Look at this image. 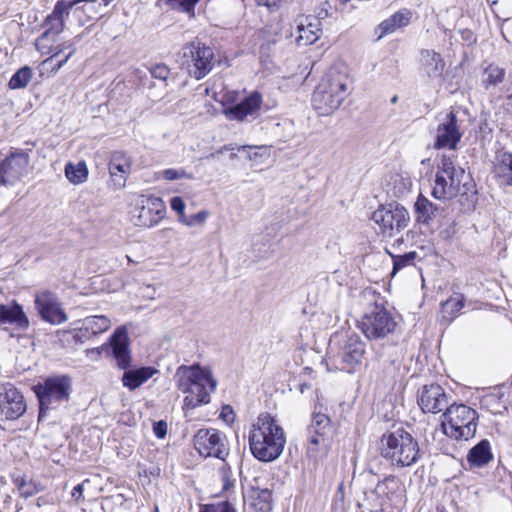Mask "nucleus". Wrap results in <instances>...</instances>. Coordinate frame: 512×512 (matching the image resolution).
Wrapping results in <instances>:
<instances>
[{
    "instance_id": "f257e3e1",
    "label": "nucleus",
    "mask_w": 512,
    "mask_h": 512,
    "mask_svg": "<svg viewBox=\"0 0 512 512\" xmlns=\"http://www.w3.org/2000/svg\"><path fill=\"white\" fill-rule=\"evenodd\" d=\"M285 443L283 428L269 413H261L249 433L252 455L262 462L275 461L282 454Z\"/></svg>"
},
{
    "instance_id": "f03ea898",
    "label": "nucleus",
    "mask_w": 512,
    "mask_h": 512,
    "mask_svg": "<svg viewBox=\"0 0 512 512\" xmlns=\"http://www.w3.org/2000/svg\"><path fill=\"white\" fill-rule=\"evenodd\" d=\"M176 386L185 394L184 409H194L210 402V392L216 388V381L209 371L198 364L181 365L175 373Z\"/></svg>"
},
{
    "instance_id": "7ed1b4c3",
    "label": "nucleus",
    "mask_w": 512,
    "mask_h": 512,
    "mask_svg": "<svg viewBox=\"0 0 512 512\" xmlns=\"http://www.w3.org/2000/svg\"><path fill=\"white\" fill-rule=\"evenodd\" d=\"M432 195L440 200L452 199L458 195L469 200V197L475 199L476 191L465 170L455 166L450 157L443 156L436 173Z\"/></svg>"
},
{
    "instance_id": "20e7f679",
    "label": "nucleus",
    "mask_w": 512,
    "mask_h": 512,
    "mask_svg": "<svg viewBox=\"0 0 512 512\" xmlns=\"http://www.w3.org/2000/svg\"><path fill=\"white\" fill-rule=\"evenodd\" d=\"M380 443L381 455L398 468L411 467L422 457L418 441L404 428L384 433Z\"/></svg>"
},
{
    "instance_id": "39448f33",
    "label": "nucleus",
    "mask_w": 512,
    "mask_h": 512,
    "mask_svg": "<svg viewBox=\"0 0 512 512\" xmlns=\"http://www.w3.org/2000/svg\"><path fill=\"white\" fill-rule=\"evenodd\" d=\"M348 77L337 70H330L321 79L312 95V105L320 115L337 110L348 95Z\"/></svg>"
},
{
    "instance_id": "423d86ee",
    "label": "nucleus",
    "mask_w": 512,
    "mask_h": 512,
    "mask_svg": "<svg viewBox=\"0 0 512 512\" xmlns=\"http://www.w3.org/2000/svg\"><path fill=\"white\" fill-rule=\"evenodd\" d=\"M112 354L120 369L126 370L122 376L123 386L135 390L158 372L153 367L127 368L130 365L129 339L124 327L117 328L110 339Z\"/></svg>"
},
{
    "instance_id": "0eeeda50",
    "label": "nucleus",
    "mask_w": 512,
    "mask_h": 512,
    "mask_svg": "<svg viewBox=\"0 0 512 512\" xmlns=\"http://www.w3.org/2000/svg\"><path fill=\"white\" fill-rule=\"evenodd\" d=\"M39 402L38 419L41 421L50 410L67 404L72 393V378L68 375H53L33 386Z\"/></svg>"
},
{
    "instance_id": "6e6552de",
    "label": "nucleus",
    "mask_w": 512,
    "mask_h": 512,
    "mask_svg": "<svg viewBox=\"0 0 512 512\" xmlns=\"http://www.w3.org/2000/svg\"><path fill=\"white\" fill-rule=\"evenodd\" d=\"M441 423L445 435L454 440H469L476 434L477 412L464 404H451Z\"/></svg>"
},
{
    "instance_id": "1a4fd4ad",
    "label": "nucleus",
    "mask_w": 512,
    "mask_h": 512,
    "mask_svg": "<svg viewBox=\"0 0 512 512\" xmlns=\"http://www.w3.org/2000/svg\"><path fill=\"white\" fill-rule=\"evenodd\" d=\"M182 69L196 80L203 79L214 67V51L199 40L185 44L178 55Z\"/></svg>"
},
{
    "instance_id": "9d476101",
    "label": "nucleus",
    "mask_w": 512,
    "mask_h": 512,
    "mask_svg": "<svg viewBox=\"0 0 512 512\" xmlns=\"http://www.w3.org/2000/svg\"><path fill=\"white\" fill-rule=\"evenodd\" d=\"M358 327L369 340H379L393 334L397 322L382 304L374 303L367 307Z\"/></svg>"
},
{
    "instance_id": "9b49d317",
    "label": "nucleus",
    "mask_w": 512,
    "mask_h": 512,
    "mask_svg": "<svg viewBox=\"0 0 512 512\" xmlns=\"http://www.w3.org/2000/svg\"><path fill=\"white\" fill-rule=\"evenodd\" d=\"M371 219L380 227L381 232L393 236L408 226L410 216L406 208L398 203L380 206L373 212Z\"/></svg>"
},
{
    "instance_id": "f8f14e48",
    "label": "nucleus",
    "mask_w": 512,
    "mask_h": 512,
    "mask_svg": "<svg viewBox=\"0 0 512 512\" xmlns=\"http://www.w3.org/2000/svg\"><path fill=\"white\" fill-rule=\"evenodd\" d=\"M166 206L163 200L153 195H141L132 212L131 220L135 226L150 228L157 225L165 216Z\"/></svg>"
},
{
    "instance_id": "ddd939ff",
    "label": "nucleus",
    "mask_w": 512,
    "mask_h": 512,
    "mask_svg": "<svg viewBox=\"0 0 512 512\" xmlns=\"http://www.w3.org/2000/svg\"><path fill=\"white\" fill-rule=\"evenodd\" d=\"M194 447L203 457H215L221 460L229 455L226 435L214 428L200 429L193 439Z\"/></svg>"
},
{
    "instance_id": "4468645a",
    "label": "nucleus",
    "mask_w": 512,
    "mask_h": 512,
    "mask_svg": "<svg viewBox=\"0 0 512 512\" xmlns=\"http://www.w3.org/2000/svg\"><path fill=\"white\" fill-rule=\"evenodd\" d=\"M30 157L27 152L16 149L0 162V185L13 186L28 172Z\"/></svg>"
},
{
    "instance_id": "2eb2a0df",
    "label": "nucleus",
    "mask_w": 512,
    "mask_h": 512,
    "mask_svg": "<svg viewBox=\"0 0 512 512\" xmlns=\"http://www.w3.org/2000/svg\"><path fill=\"white\" fill-rule=\"evenodd\" d=\"M34 306L41 319L45 322L58 325L68 320L58 296L52 291H38L34 297Z\"/></svg>"
},
{
    "instance_id": "dca6fc26",
    "label": "nucleus",
    "mask_w": 512,
    "mask_h": 512,
    "mask_svg": "<svg viewBox=\"0 0 512 512\" xmlns=\"http://www.w3.org/2000/svg\"><path fill=\"white\" fill-rule=\"evenodd\" d=\"M462 138V132L458 126L457 115L450 111L439 118L436 129L434 147L436 149L454 150Z\"/></svg>"
},
{
    "instance_id": "f3484780",
    "label": "nucleus",
    "mask_w": 512,
    "mask_h": 512,
    "mask_svg": "<svg viewBox=\"0 0 512 512\" xmlns=\"http://www.w3.org/2000/svg\"><path fill=\"white\" fill-rule=\"evenodd\" d=\"M417 403L424 413H439L449 407V397L438 384L425 385L418 391Z\"/></svg>"
},
{
    "instance_id": "a211bd4d",
    "label": "nucleus",
    "mask_w": 512,
    "mask_h": 512,
    "mask_svg": "<svg viewBox=\"0 0 512 512\" xmlns=\"http://www.w3.org/2000/svg\"><path fill=\"white\" fill-rule=\"evenodd\" d=\"M365 353V344L356 334L348 335L337 358L340 361L341 370L353 372L360 365Z\"/></svg>"
},
{
    "instance_id": "6ab92c4d",
    "label": "nucleus",
    "mask_w": 512,
    "mask_h": 512,
    "mask_svg": "<svg viewBox=\"0 0 512 512\" xmlns=\"http://www.w3.org/2000/svg\"><path fill=\"white\" fill-rule=\"evenodd\" d=\"M310 444L318 446L323 444L327 446L334 434V428L328 415L317 411V406L312 415L311 423L307 428Z\"/></svg>"
},
{
    "instance_id": "aec40b11",
    "label": "nucleus",
    "mask_w": 512,
    "mask_h": 512,
    "mask_svg": "<svg viewBox=\"0 0 512 512\" xmlns=\"http://www.w3.org/2000/svg\"><path fill=\"white\" fill-rule=\"evenodd\" d=\"M0 410L7 420L21 417L26 411V402L21 392L13 386L6 388L0 396Z\"/></svg>"
},
{
    "instance_id": "412c9836",
    "label": "nucleus",
    "mask_w": 512,
    "mask_h": 512,
    "mask_svg": "<svg viewBox=\"0 0 512 512\" xmlns=\"http://www.w3.org/2000/svg\"><path fill=\"white\" fill-rule=\"evenodd\" d=\"M298 46L314 44L322 35V23L316 16H301L296 19Z\"/></svg>"
},
{
    "instance_id": "4be33fe9",
    "label": "nucleus",
    "mask_w": 512,
    "mask_h": 512,
    "mask_svg": "<svg viewBox=\"0 0 512 512\" xmlns=\"http://www.w3.org/2000/svg\"><path fill=\"white\" fill-rule=\"evenodd\" d=\"M261 105L262 96L259 92L254 91L240 103L225 108L223 114L229 120L244 121L247 117L257 114Z\"/></svg>"
},
{
    "instance_id": "5701e85b",
    "label": "nucleus",
    "mask_w": 512,
    "mask_h": 512,
    "mask_svg": "<svg viewBox=\"0 0 512 512\" xmlns=\"http://www.w3.org/2000/svg\"><path fill=\"white\" fill-rule=\"evenodd\" d=\"M75 6H77V1L58 0L51 14L46 18L47 29L42 37H47L50 33L56 35L61 33L65 27V19L69 17L71 9Z\"/></svg>"
},
{
    "instance_id": "b1692460",
    "label": "nucleus",
    "mask_w": 512,
    "mask_h": 512,
    "mask_svg": "<svg viewBox=\"0 0 512 512\" xmlns=\"http://www.w3.org/2000/svg\"><path fill=\"white\" fill-rule=\"evenodd\" d=\"M445 69V62L440 53L424 49L420 52V71L429 80L442 78Z\"/></svg>"
},
{
    "instance_id": "393cba45",
    "label": "nucleus",
    "mask_w": 512,
    "mask_h": 512,
    "mask_svg": "<svg viewBox=\"0 0 512 512\" xmlns=\"http://www.w3.org/2000/svg\"><path fill=\"white\" fill-rule=\"evenodd\" d=\"M130 170L131 161L126 153L120 151L114 152L109 163V173L116 186H124Z\"/></svg>"
},
{
    "instance_id": "a878e982",
    "label": "nucleus",
    "mask_w": 512,
    "mask_h": 512,
    "mask_svg": "<svg viewBox=\"0 0 512 512\" xmlns=\"http://www.w3.org/2000/svg\"><path fill=\"white\" fill-rule=\"evenodd\" d=\"M4 324H13L21 330H26L30 323L22 306L14 302L10 306L0 305V325Z\"/></svg>"
},
{
    "instance_id": "bb28decb",
    "label": "nucleus",
    "mask_w": 512,
    "mask_h": 512,
    "mask_svg": "<svg viewBox=\"0 0 512 512\" xmlns=\"http://www.w3.org/2000/svg\"><path fill=\"white\" fill-rule=\"evenodd\" d=\"M494 173L502 185L512 186V153L501 152L495 158Z\"/></svg>"
},
{
    "instance_id": "cd10ccee",
    "label": "nucleus",
    "mask_w": 512,
    "mask_h": 512,
    "mask_svg": "<svg viewBox=\"0 0 512 512\" xmlns=\"http://www.w3.org/2000/svg\"><path fill=\"white\" fill-rule=\"evenodd\" d=\"M506 70L495 63L488 64L481 74V85L486 91L495 89L504 82Z\"/></svg>"
},
{
    "instance_id": "c85d7f7f",
    "label": "nucleus",
    "mask_w": 512,
    "mask_h": 512,
    "mask_svg": "<svg viewBox=\"0 0 512 512\" xmlns=\"http://www.w3.org/2000/svg\"><path fill=\"white\" fill-rule=\"evenodd\" d=\"M493 459L488 440H482L469 450L467 460L471 466L482 467Z\"/></svg>"
},
{
    "instance_id": "c756f323",
    "label": "nucleus",
    "mask_w": 512,
    "mask_h": 512,
    "mask_svg": "<svg viewBox=\"0 0 512 512\" xmlns=\"http://www.w3.org/2000/svg\"><path fill=\"white\" fill-rule=\"evenodd\" d=\"M416 220L422 224H429L438 212V207L423 195H419L415 202Z\"/></svg>"
},
{
    "instance_id": "7c9ffc66",
    "label": "nucleus",
    "mask_w": 512,
    "mask_h": 512,
    "mask_svg": "<svg viewBox=\"0 0 512 512\" xmlns=\"http://www.w3.org/2000/svg\"><path fill=\"white\" fill-rule=\"evenodd\" d=\"M465 298L463 294H455L446 301L441 303V318L449 324L458 315L460 310L464 307Z\"/></svg>"
},
{
    "instance_id": "2f4dec72",
    "label": "nucleus",
    "mask_w": 512,
    "mask_h": 512,
    "mask_svg": "<svg viewBox=\"0 0 512 512\" xmlns=\"http://www.w3.org/2000/svg\"><path fill=\"white\" fill-rule=\"evenodd\" d=\"M251 506L259 512L272 510V493L269 489L252 488L249 492Z\"/></svg>"
},
{
    "instance_id": "473e14b6",
    "label": "nucleus",
    "mask_w": 512,
    "mask_h": 512,
    "mask_svg": "<svg viewBox=\"0 0 512 512\" xmlns=\"http://www.w3.org/2000/svg\"><path fill=\"white\" fill-rule=\"evenodd\" d=\"M84 331H88L91 336L107 331L111 326L110 319L105 315H94L83 319Z\"/></svg>"
},
{
    "instance_id": "72a5a7b5",
    "label": "nucleus",
    "mask_w": 512,
    "mask_h": 512,
    "mask_svg": "<svg viewBox=\"0 0 512 512\" xmlns=\"http://www.w3.org/2000/svg\"><path fill=\"white\" fill-rule=\"evenodd\" d=\"M65 176L73 184H81L88 178V168L84 161L77 164L69 162L65 166Z\"/></svg>"
},
{
    "instance_id": "f704fd0d",
    "label": "nucleus",
    "mask_w": 512,
    "mask_h": 512,
    "mask_svg": "<svg viewBox=\"0 0 512 512\" xmlns=\"http://www.w3.org/2000/svg\"><path fill=\"white\" fill-rule=\"evenodd\" d=\"M32 77V69L29 66H23L12 75L8 82V87L11 90L24 89L30 83Z\"/></svg>"
},
{
    "instance_id": "c9c22d12",
    "label": "nucleus",
    "mask_w": 512,
    "mask_h": 512,
    "mask_svg": "<svg viewBox=\"0 0 512 512\" xmlns=\"http://www.w3.org/2000/svg\"><path fill=\"white\" fill-rule=\"evenodd\" d=\"M173 10H178L189 15H194V9L199 0H159Z\"/></svg>"
},
{
    "instance_id": "e433bc0d",
    "label": "nucleus",
    "mask_w": 512,
    "mask_h": 512,
    "mask_svg": "<svg viewBox=\"0 0 512 512\" xmlns=\"http://www.w3.org/2000/svg\"><path fill=\"white\" fill-rule=\"evenodd\" d=\"M393 260V271L392 275H395L399 270L402 268L413 265L414 260L417 257V253L415 251H411L408 253H405L403 255H393L390 254Z\"/></svg>"
},
{
    "instance_id": "4c0bfd02",
    "label": "nucleus",
    "mask_w": 512,
    "mask_h": 512,
    "mask_svg": "<svg viewBox=\"0 0 512 512\" xmlns=\"http://www.w3.org/2000/svg\"><path fill=\"white\" fill-rule=\"evenodd\" d=\"M502 396L491 394L484 398L483 403L485 406L491 411V413L503 414L504 411H507V406L501 401Z\"/></svg>"
},
{
    "instance_id": "58836bf2",
    "label": "nucleus",
    "mask_w": 512,
    "mask_h": 512,
    "mask_svg": "<svg viewBox=\"0 0 512 512\" xmlns=\"http://www.w3.org/2000/svg\"><path fill=\"white\" fill-rule=\"evenodd\" d=\"M43 487L39 483L22 479L18 484V490L21 496L29 498L42 491Z\"/></svg>"
},
{
    "instance_id": "ea45409f",
    "label": "nucleus",
    "mask_w": 512,
    "mask_h": 512,
    "mask_svg": "<svg viewBox=\"0 0 512 512\" xmlns=\"http://www.w3.org/2000/svg\"><path fill=\"white\" fill-rule=\"evenodd\" d=\"M210 216L209 211L201 210L198 213L190 216L183 215V219L180 221L189 227H194L196 225H203L208 217Z\"/></svg>"
},
{
    "instance_id": "a19ab883",
    "label": "nucleus",
    "mask_w": 512,
    "mask_h": 512,
    "mask_svg": "<svg viewBox=\"0 0 512 512\" xmlns=\"http://www.w3.org/2000/svg\"><path fill=\"white\" fill-rule=\"evenodd\" d=\"M199 512H236L228 501L202 505Z\"/></svg>"
},
{
    "instance_id": "79ce46f5",
    "label": "nucleus",
    "mask_w": 512,
    "mask_h": 512,
    "mask_svg": "<svg viewBox=\"0 0 512 512\" xmlns=\"http://www.w3.org/2000/svg\"><path fill=\"white\" fill-rule=\"evenodd\" d=\"M63 49H70V52L65 56L64 59L60 60L54 67H53V71H58L69 59L70 57L74 54L75 52V48L73 46L72 43H68V44H63V47L62 49L58 50L57 52H55L50 58L46 59L45 60V63H48V62H52L59 54L60 52L63 50Z\"/></svg>"
},
{
    "instance_id": "37998d69",
    "label": "nucleus",
    "mask_w": 512,
    "mask_h": 512,
    "mask_svg": "<svg viewBox=\"0 0 512 512\" xmlns=\"http://www.w3.org/2000/svg\"><path fill=\"white\" fill-rule=\"evenodd\" d=\"M162 177L168 181L178 180V179H182V178H187V179L193 178L192 174L187 173L184 169H173V168L163 170Z\"/></svg>"
},
{
    "instance_id": "c03bdc74",
    "label": "nucleus",
    "mask_w": 512,
    "mask_h": 512,
    "mask_svg": "<svg viewBox=\"0 0 512 512\" xmlns=\"http://www.w3.org/2000/svg\"><path fill=\"white\" fill-rule=\"evenodd\" d=\"M61 333L63 335H71L75 343H83L91 336V334L88 331H84L83 324L78 329H73L72 331H62Z\"/></svg>"
},
{
    "instance_id": "a18cd8bd",
    "label": "nucleus",
    "mask_w": 512,
    "mask_h": 512,
    "mask_svg": "<svg viewBox=\"0 0 512 512\" xmlns=\"http://www.w3.org/2000/svg\"><path fill=\"white\" fill-rule=\"evenodd\" d=\"M151 74L156 79L166 80L170 75V69L165 64H157L152 67Z\"/></svg>"
},
{
    "instance_id": "49530a36",
    "label": "nucleus",
    "mask_w": 512,
    "mask_h": 512,
    "mask_svg": "<svg viewBox=\"0 0 512 512\" xmlns=\"http://www.w3.org/2000/svg\"><path fill=\"white\" fill-rule=\"evenodd\" d=\"M409 21L410 13L408 11H399L391 16V22H395L399 28L407 26Z\"/></svg>"
},
{
    "instance_id": "de8ad7c7",
    "label": "nucleus",
    "mask_w": 512,
    "mask_h": 512,
    "mask_svg": "<svg viewBox=\"0 0 512 512\" xmlns=\"http://www.w3.org/2000/svg\"><path fill=\"white\" fill-rule=\"evenodd\" d=\"M399 27L396 25L395 22H391V17L381 22L378 26L379 31V37H382L384 35L390 34L394 32Z\"/></svg>"
},
{
    "instance_id": "09e8293b",
    "label": "nucleus",
    "mask_w": 512,
    "mask_h": 512,
    "mask_svg": "<svg viewBox=\"0 0 512 512\" xmlns=\"http://www.w3.org/2000/svg\"><path fill=\"white\" fill-rule=\"evenodd\" d=\"M170 206L171 208L176 211L179 214V221L183 219V215H186L185 210V203L181 197H173L170 200Z\"/></svg>"
},
{
    "instance_id": "8fccbe9b",
    "label": "nucleus",
    "mask_w": 512,
    "mask_h": 512,
    "mask_svg": "<svg viewBox=\"0 0 512 512\" xmlns=\"http://www.w3.org/2000/svg\"><path fill=\"white\" fill-rule=\"evenodd\" d=\"M222 481H223V490L228 491L234 486L235 480L231 477L230 468H224L221 471Z\"/></svg>"
},
{
    "instance_id": "3c124183",
    "label": "nucleus",
    "mask_w": 512,
    "mask_h": 512,
    "mask_svg": "<svg viewBox=\"0 0 512 512\" xmlns=\"http://www.w3.org/2000/svg\"><path fill=\"white\" fill-rule=\"evenodd\" d=\"M153 430L158 438H164L167 433V425L164 421H158L154 424Z\"/></svg>"
},
{
    "instance_id": "603ef678",
    "label": "nucleus",
    "mask_w": 512,
    "mask_h": 512,
    "mask_svg": "<svg viewBox=\"0 0 512 512\" xmlns=\"http://www.w3.org/2000/svg\"><path fill=\"white\" fill-rule=\"evenodd\" d=\"M504 92L507 95V99L509 101L508 105H512V70L508 73V84L505 87Z\"/></svg>"
},
{
    "instance_id": "864d4df0",
    "label": "nucleus",
    "mask_w": 512,
    "mask_h": 512,
    "mask_svg": "<svg viewBox=\"0 0 512 512\" xmlns=\"http://www.w3.org/2000/svg\"><path fill=\"white\" fill-rule=\"evenodd\" d=\"M258 5L266 6L269 9L278 8L283 0H256Z\"/></svg>"
},
{
    "instance_id": "5fc2aeb1",
    "label": "nucleus",
    "mask_w": 512,
    "mask_h": 512,
    "mask_svg": "<svg viewBox=\"0 0 512 512\" xmlns=\"http://www.w3.org/2000/svg\"><path fill=\"white\" fill-rule=\"evenodd\" d=\"M82 492H83V485L82 484H78V485H76L73 488L71 496L74 499H79L81 497V495H82Z\"/></svg>"
},
{
    "instance_id": "6e6d98bb",
    "label": "nucleus",
    "mask_w": 512,
    "mask_h": 512,
    "mask_svg": "<svg viewBox=\"0 0 512 512\" xmlns=\"http://www.w3.org/2000/svg\"><path fill=\"white\" fill-rule=\"evenodd\" d=\"M103 350H108V347L103 345V346L98 347L96 349L87 350V354L91 353V354H95V355L99 356Z\"/></svg>"
},
{
    "instance_id": "4d7b16f0",
    "label": "nucleus",
    "mask_w": 512,
    "mask_h": 512,
    "mask_svg": "<svg viewBox=\"0 0 512 512\" xmlns=\"http://www.w3.org/2000/svg\"><path fill=\"white\" fill-rule=\"evenodd\" d=\"M221 415H222L223 419L227 422L232 421L234 419V414H233L232 410H230L229 412H226V413L223 411Z\"/></svg>"
},
{
    "instance_id": "13d9d810",
    "label": "nucleus",
    "mask_w": 512,
    "mask_h": 512,
    "mask_svg": "<svg viewBox=\"0 0 512 512\" xmlns=\"http://www.w3.org/2000/svg\"><path fill=\"white\" fill-rule=\"evenodd\" d=\"M311 389V385L307 383H301L299 384V391L301 394L305 393L306 390Z\"/></svg>"
},
{
    "instance_id": "bf43d9fd",
    "label": "nucleus",
    "mask_w": 512,
    "mask_h": 512,
    "mask_svg": "<svg viewBox=\"0 0 512 512\" xmlns=\"http://www.w3.org/2000/svg\"><path fill=\"white\" fill-rule=\"evenodd\" d=\"M103 1V6L106 7L108 6L113 0H102Z\"/></svg>"
},
{
    "instance_id": "052dcab7",
    "label": "nucleus",
    "mask_w": 512,
    "mask_h": 512,
    "mask_svg": "<svg viewBox=\"0 0 512 512\" xmlns=\"http://www.w3.org/2000/svg\"><path fill=\"white\" fill-rule=\"evenodd\" d=\"M397 100H398V96L395 95V96L392 97L391 102L392 103H396Z\"/></svg>"
},
{
    "instance_id": "680f3d73",
    "label": "nucleus",
    "mask_w": 512,
    "mask_h": 512,
    "mask_svg": "<svg viewBox=\"0 0 512 512\" xmlns=\"http://www.w3.org/2000/svg\"><path fill=\"white\" fill-rule=\"evenodd\" d=\"M437 512H446V511L443 509L442 510L437 509Z\"/></svg>"
}]
</instances>
